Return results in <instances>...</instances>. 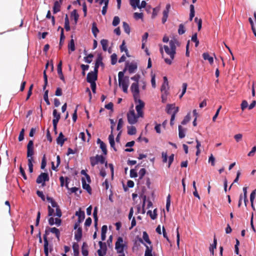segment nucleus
<instances>
[{
    "label": "nucleus",
    "mask_w": 256,
    "mask_h": 256,
    "mask_svg": "<svg viewBox=\"0 0 256 256\" xmlns=\"http://www.w3.org/2000/svg\"><path fill=\"white\" fill-rule=\"evenodd\" d=\"M100 44L104 51H106L108 46V40L106 39H102L100 40Z\"/></svg>",
    "instance_id": "473e14b6"
},
{
    "label": "nucleus",
    "mask_w": 256,
    "mask_h": 256,
    "mask_svg": "<svg viewBox=\"0 0 256 256\" xmlns=\"http://www.w3.org/2000/svg\"><path fill=\"white\" fill-rule=\"evenodd\" d=\"M126 70H128L130 74H133L135 72L138 68V64L136 62H132L130 64L127 63L126 67Z\"/></svg>",
    "instance_id": "dca6fc26"
},
{
    "label": "nucleus",
    "mask_w": 256,
    "mask_h": 256,
    "mask_svg": "<svg viewBox=\"0 0 256 256\" xmlns=\"http://www.w3.org/2000/svg\"><path fill=\"white\" fill-rule=\"evenodd\" d=\"M82 186L84 189L86 190V191L89 193H91V188L88 184H87L86 182V180L84 178H82Z\"/></svg>",
    "instance_id": "cd10ccee"
},
{
    "label": "nucleus",
    "mask_w": 256,
    "mask_h": 256,
    "mask_svg": "<svg viewBox=\"0 0 256 256\" xmlns=\"http://www.w3.org/2000/svg\"><path fill=\"white\" fill-rule=\"evenodd\" d=\"M48 90H46L44 91V101L46 102L47 105H50V102L48 100Z\"/></svg>",
    "instance_id": "864d4df0"
},
{
    "label": "nucleus",
    "mask_w": 256,
    "mask_h": 256,
    "mask_svg": "<svg viewBox=\"0 0 256 256\" xmlns=\"http://www.w3.org/2000/svg\"><path fill=\"white\" fill-rule=\"evenodd\" d=\"M64 28L66 31H69L70 30V26L68 18L67 16L64 18Z\"/></svg>",
    "instance_id": "49530a36"
},
{
    "label": "nucleus",
    "mask_w": 256,
    "mask_h": 256,
    "mask_svg": "<svg viewBox=\"0 0 256 256\" xmlns=\"http://www.w3.org/2000/svg\"><path fill=\"white\" fill-rule=\"evenodd\" d=\"M138 104L136 106V110L138 116L143 117L144 113L142 110L144 106V103L140 98L137 99Z\"/></svg>",
    "instance_id": "9b49d317"
},
{
    "label": "nucleus",
    "mask_w": 256,
    "mask_h": 256,
    "mask_svg": "<svg viewBox=\"0 0 256 256\" xmlns=\"http://www.w3.org/2000/svg\"><path fill=\"white\" fill-rule=\"evenodd\" d=\"M44 252L45 256H48V242L46 235L44 236Z\"/></svg>",
    "instance_id": "5701e85b"
},
{
    "label": "nucleus",
    "mask_w": 256,
    "mask_h": 256,
    "mask_svg": "<svg viewBox=\"0 0 256 256\" xmlns=\"http://www.w3.org/2000/svg\"><path fill=\"white\" fill-rule=\"evenodd\" d=\"M203 58L204 60H208L210 64L214 62V59L212 56H210L208 52H204L202 54Z\"/></svg>",
    "instance_id": "c756f323"
},
{
    "label": "nucleus",
    "mask_w": 256,
    "mask_h": 256,
    "mask_svg": "<svg viewBox=\"0 0 256 256\" xmlns=\"http://www.w3.org/2000/svg\"><path fill=\"white\" fill-rule=\"evenodd\" d=\"M130 176L132 178H135L138 176V173L136 170L134 169H132L130 170Z\"/></svg>",
    "instance_id": "69168bd1"
},
{
    "label": "nucleus",
    "mask_w": 256,
    "mask_h": 256,
    "mask_svg": "<svg viewBox=\"0 0 256 256\" xmlns=\"http://www.w3.org/2000/svg\"><path fill=\"white\" fill-rule=\"evenodd\" d=\"M68 177H66V178L65 186L66 187V188L69 190L71 192H72V193H76V192L78 190V188H76V187H73V188H69L68 186Z\"/></svg>",
    "instance_id": "c85d7f7f"
},
{
    "label": "nucleus",
    "mask_w": 256,
    "mask_h": 256,
    "mask_svg": "<svg viewBox=\"0 0 256 256\" xmlns=\"http://www.w3.org/2000/svg\"><path fill=\"white\" fill-rule=\"evenodd\" d=\"M142 238L144 239V240L146 242L148 243V244H149L150 245L151 244L152 242H150V238H149V236H148V234L146 233V232H143V234H142Z\"/></svg>",
    "instance_id": "a19ab883"
},
{
    "label": "nucleus",
    "mask_w": 256,
    "mask_h": 256,
    "mask_svg": "<svg viewBox=\"0 0 256 256\" xmlns=\"http://www.w3.org/2000/svg\"><path fill=\"white\" fill-rule=\"evenodd\" d=\"M60 163V158L59 156H56V166H54V162H52V169L54 170H56V168L58 166Z\"/></svg>",
    "instance_id": "13d9d810"
},
{
    "label": "nucleus",
    "mask_w": 256,
    "mask_h": 256,
    "mask_svg": "<svg viewBox=\"0 0 256 256\" xmlns=\"http://www.w3.org/2000/svg\"><path fill=\"white\" fill-rule=\"evenodd\" d=\"M140 2V0H130V4L134 8L138 7Z\"/></svg>",
    "instance_id": "5fc2aeb1"
},
{
    "label": "nucleus",
    "mask_w": 256,
    "mask_h": 256,
    "mask_svg": "<svg viewBox=\"0 0 256 256\" xmlns=\"http://www.w3.org/2000/svg\"><path fill=\"white\" fill-rule=\"evenodd\" d=\"M50 232L52 234H54L56 236V238L59 240L60 238V232L59 230L55 227L48 228V230L46 229L45 231V234L44 236H46L47 237V235L48 234L49 232Z\"/></svg>",
    "instance_id": "f3484780"
},
{
    "label": "nucleus",
    "mask_w": 256,
    "mask_h": 256,
    "mask_svg": "<svg viewBox=\"0 0 256 256\" xmlns=\"http://www.w3.org/2000/svg\"><path fill=\"white\" fill-rule=\"evenodd\" d=\"M100 246V249L98 250V256H104L106 254L107 251V247L106 244L102 241L98 242Z\"/></svg>",
    "instance_id": "ddd939ff"
},
{
    "label": "nucleus",
    "mask_w": 256,
    "mask_h": 256,
    "mask_svg": "<svg viewBox=\"0 0 256 256\" xmlns=\"http://www.w3.org/2000/svg\"><path fill=\"white\" fill-rule=\"evenodd\" d=\"M186 30L185 28V27L184 26V24H181L179 25L178 28V34L180 35H182L184 34L185 33Z\"/></svg>",
    "instance_id": "ea45409f"
},
{
    "label": "nucleus",
    "mask_w": 256,
    "mask_h": 256,
    "mask_svg": "<svg viewBox=\"0 0 256 256\" xmlns=\"http://www.w3.org/2000/svg\"><path fill=\"white\" fill-rule=\"evenodd\" d=\"M124 124L123 120L122 118H120L118 120V124L117 126V130H120L122 128V125Z\"/></svg>",
    "instance_id": "774afa93"
},
{
    "label": "nucleus",
    "mask_w": 256,
    "mask_h": 256,
    "mask_svg": "<svg viewBox=\"0 0 256 256\" xmlns=\"http://www.w3.org/2000/svg\"><path fill=\"white\" fill-rule=\"evenodd\" d=\"M136 130L134 126H128V134L129 135H134L136 134Z\"/></svg>",
    "instance_id": "f704fd0d"
},
{
    "label": "nucleus",
    "mask_w": 256,
    "mask_h": 256,
    "mask_svg": "<svg viewBox=\"0 0 256 256\" xmlns=\"http://www.w3.org/2000/svg\"><path fill=\"white\" fill-rule=\"evenodd\" d=\"M122 26L125 32L127 34H130V28L127 22H122Z\"/></svg>",
    "instance_id": "e433bc0d"
},
{
    "label": "nucleus",
    "mask_w": 256,
    "mask_h": 256,
    "mask_svg": "<svg viewBox=\"0 0 256 256\" xmlns=\"http://www.w3.org/2000/svg\"><path fill=\"white\" fill-rule=\"evenodd\" d=\"M120 50L122 52L124 51L126 54V56H129L128 55V50L126 48V46H125L124 42H123L122 44L120 46Z\"/></svg>",
    "instance_id": "680f3d73"
},
{
    "label": "nucleus",
    "mask_w": 256,
    "mask_h": 256,
    "mask_svg": "<svg viewBox=\"0 0 256 256\" xmlns=\"http://www.w3.org/2000/svg\"><path fill=\"white\" fill-rule=\"evenodd\" d=\"M60 11V4L58 1H56L54 3L53 7V12L54 14H56Z\"/></svg>",
    "instance_id": "c9c22d12"
},
{
    "label": "nucleus",
    "mask_w": 256,
    "mask_h": 256,
    "mask_svg": "<svg viewBox=\"0 0 256 256\" xmlns=\"http://www.w3.org/2000/svg\"><path fill=\"white\" fill-rule=\"evenodd\" d=\"M190 120V113H188L186 116L184 118V120H182L181 124L182 125L186 124Z\"/></svg>",
    "instance_id": "a18cd8bd"
},
{
    "label": "nucleus",
    "mask_w": 256,
    "mask_h": 256,
    "mask_svg": "<svg viewBox=\"0 0 256 256\" xmlns=\"http://www.w3.org/2000/svg\"><path fill=\"white\" fill-rule=\"evenodd\" d=\"M72 16L74 17V18L75 21V23L76 24L77 23V22H78V18H79V15H78L76 10H74L72 12Z\"/></svg>",
    "instance_id": "603ef678"
},
{
    "label": "nucleus",
    "mask_w": 256,
    "mask_h": 256,
    "mask_svg": "<svg viewBox=\"0 0 256 256\" xmlns=\"http://www.w3.org/2000/svg\"><path fill=\"white\" fill-rule=\"evenodd\" d=\"M192 41L195 43V46L198 47L199 44V40L197 38V34H194L192 36Z\"/></svg>",
    "instance_id": "c03bdc74"
},
{
    "label": "nucleus",
    "mask_w": 256,
    "mask_h": 256,
    "mask_svg": "<svg viewBox=\"0 0 256 256\" xmlns=\"http://www.w3.org/2000/svg\"><path fill=\"white\" fill-rule=\"evenodd\" d=\"M76 230L74 233V238L78 242H79L82 237V228L80 226L76 229Z\"/></svg>",
    "instance_id": "4be33fe9"
},
{
    "label": "nucleus",
    "mask_w": 256,
    "mask_h": 256,
    "mask_svg": "<svg viewBox=\"0 0 256 256\" xmlns=\"http://www.w3.org/2000/svg\"><path fill=\"white\" fill-rule=\"evenodd\" d=\"M33 158H28V170L30 173H32L33 172Z\"/></svg>",
    "instance_id": "de8ad7c7"
},
{
    "label": "nucleus",
    "mask_w": 256,
    "mask_h": 256,
    "mask_svg": "<svg viewBox=\"0 0 256 256\" xmlns=\"http://www.w3.org/2000/svg\"><path fill=\"white\" fill-rule=\"evenodd\" d=\"M98 209L96 207H95L93 212V216L94 220V226L96 228L97 226L98 218L97 216Z\"/></svg>",
    "instance_id": "4c0bfd02"
},
{
    "label": "nucleus",
    "mask_w": 256,
    "mask_h": 256,
    "mask_svg": "<svg viewBox=\"0 0 256 256\" xmlns=\"http://www.w3.org/2000/svg\"><path fill=\"white\" fill-rule=\"evenodd\" d=\"M179 110L178 106H176L174 104H168L166 106V112L168 114H172L170 124L172 126L174 124V120L175 119L176 115Z\"/></svg>",
    "instance_id": "7ed1b4c3"
},
{
    "label": "nucleus",
    "mask_w": 256,
    "mask_h": 256,
    "mask_svg": "<svg viewBox=\"0 0 256 256\" xmlns=\"http://www.w3.org/2000/svg\"><path fill=\"white\" fill-rule=\"evenodd\" d=\"M108 140H109V142H110V146L112 148H114V150L115 151H116V150L114 148L115 142H114V135L112 134V132L110 134L109 136H108Z\"/></svg>",
    "instance_id": "bb28decb"
},
{
    "label": "nucleus",
    "mask_w": 256,
    "mask_h": 256,
    "mask_svg": "<svg viewBox=\"0 0 256 256\" xmlns=\"http://www.w3.org/2000/svg\"><path fill=\"white\" fill-rule=\"evenodd\" d=\"M140 117L138 116V114H136L133 108L130 109L127 114L128 121L130 124H135L138 122V118Z\"/></svg>",
    "instance_id": "39448f33"
},
{
    "label": "nucleus",
    "mask_w": 256,
    "mask_h": 256,
    "mask_svg": "<svg viewBox=\"0 0 256 256\" xmlns=\"http://www.w3.org/2000/svg\"><path fill=\"white\" fill-rule=\"evenodd\" d=\"M146 170L144 168H141L138 172L139 179H142L146 174Z\"/></svg>",
    "instance_id": "4d7b16f0"
},
{
    "label": "nucleus",
    "mask_w": 256,
    "mask_h": 256,
    "mask_svg": "<svg viewBox=\"0 0 256 256\" xmlns=\"http://www.w3.org/2000/svg\"><path fill=\"white\" fill-rule=\"evenodd\" d=\"M176 42V40H172L169 42V46L164 45L163 48H160V51L162 57L164 58L165 62L169 65L172 64L174 58Z\"/></svg>",
    "instance_id": "f257e3e1"
},
{
    "label": "nucleus",
    "mask_w": 256,
    "mask_h": 256,
    "mask_svg": "<svg viewBox=\"0 0 256 256\" xmlns=\"http://www.w3.org/2000/svg\"><path fill=\"white\" fill-rule=\"evenodd\" d=\"M130 90L132 93L135 102H136L137 99L139 98V88L138 84L137 82H134L130 86Z\"/></svg>",
    "instance_id": "9d476101"
},
{
    "label": "nucleus",
    "mask_w": 256,
    "mask_h": 256,
    "mask_svg": "<svg viewBox=\"0 0 256 256\" xmlns=\"http://www.w3.org/2000/svg\"><path fill=\"white\" fill-rule=\"evenodd\" d=\"M147 214L150 216L152 220H154L156 218L157 216L156 210L154 209L153 212H152V210H149L147 212Z\"/></svg>",
    "instance_id": "72a5a7b5"
},
{
    "label": "nucleus",
    "mask_w": 256,
    "mask_h": 256,
    "mask_svg": "<svg viewBox=\"0 0 256 256\" xmlns=\"http://www.w3.org/2000/svg\"><path fill=\"white\" fill-rule=\"evenodd\" d=\"M162 103H165L167 100V96L168 95V92H162Z\"/></svg>",
    "instance_id": "0e129e2a"
},
{
    "label": "nucleus",
    "mask_w": 256,
    "mask_h": 256,
    "mask_svg": "<svg viewBox=\"0 0 256 256\" xmlns=\"http://www.w3.org/2000/svg\"><path fill=\"white\" fill-rule=\"evenodd\" d=\"M98 72L96 71L91 72L88 74L86 77V80L88 82H94L97 80Z\"/></svg>",
    "instance_id": "4468645a"
},
{
    "label": "nucleus",
    "mask_w": 256,
    "mask_h": 256,
    "mask_svg": "<svg viewBox=\"0 0 256 256\" xmlns=\"http://www.w3.org/2000/svg\"><path fill=\"white\" fill-rule=\"evenodd\" d=\"M111 58V64L112 65H114L117 62V56L116 54H113L110 56Z\"/></svg>",
    "instance_id": "3c124183"
},
{
    "label": "nucleus",
    "mask_w": 256,
    "mask_h": 256,
    "mask_svg": "<svg viewBox=\"0 0 256 256\" xmlns=\"http://www.w3.org/2000/svg\"><path fill=\"white\" fill-rule=\"evenodd\" d=\"M48 216H56V212L54 213V208H52L50 206H48Z\"/></svg>",
    "instance_id": "8fccbe9b"
},
{
    "label": "nucleus",
    "mask_w": 256,
    "mask_h": 256,
    "mask_svg": "<svg viewBox=\"0 0 256 256\" xmlns=\"http://www.w3.org/2000/svg\"><path fill=\"white\" fill-rule=\"evenodd\" d=\"M194 22L198 24V30H200L202 26V19L198 18V17H196L194 18Z\"/></svg>",
    "instance_id": "09e8293b"
},
{
    "label": "nucleus",
    "mask_w": 256,
    "mask_h": 256,
    "mask_svg": "<svg viewBox=\"0 0 256 256\" xmlns=\"http://www.w3.org/2000/svg\"><path fill=\"white\" fill-rule=\"evenodd\" d=\"M64 38H65V36H64V29L62 28H61L60 41V46H61L62 44Z\"/></svg>",
    "instance_id": "bf43d9fd"
},
{
    "label": "nucleus",
    "mask_w": 256,
    "mask_h": 256,
    "mask_svg": "<svg viewBox=\"0 0 256 256\" xmlns=\"http://www.w3.org/2000/svg\"><path fill=\"white\" fill-rule=\"evenodd\" d=\"M178 130V136L180 138H184L186 136V130L183 128L181 126H179Z\"/></svg>",
    "instance_id": "2f4dec72"
},
{
    "label": "nucleus",
    "mask_w": 256,
    "mask_h": 256,
    "mask_svg": "<svg viewBox=\"0 0 256 256\" xmlns=\"http://www.w3.org/2000/svg\"><path fill=\"white\" fill-rule=\"evenodd\" d=\"M92 31L94 36L95 38H96L97 34L99 32V30H98V28H97L96 23L94 22H93L92 24Z\"/></svg>",
    "instance_id": "7c9ffc66"
},
{
    "label": "nucleus",
    "mask_w": 256,
    "mask_h": 256,
    "mask_svg": "<svg viewBox=\"0 0 256 256\" xmlns=\"http://www.w3.org/2000/svg\"><path fill=\"white\" fill-rule=\"evenodd\" d=\"M73 250H74V256H78L79 255V247L78 245L74 244L72 246Z\"/></svg>",
    "instance_id": "58836bf2"
},
{
    "label": "nucleus",
    "mask_w": 256,
    "mask_h": 256,
    "mask_svg": "<svg viewBox=\"0 0 256 256\" xmlns=\"http://www.w3.org/2000/svg\"><path fill=\"white\" fill-rule=\"evenodd\" d=\"M174 154H172L168 158V154L166 152H162V162L164 163H166V162H168V168H170L172 164V163L174 160Z\"/></svg>",
    "instance_id": "1a4fd4ad"
},
{
    "label": "nucleus",
    "mask_w": 256,
    "mask_h": 256,
    "mask_svg": "<svg viewBox=\"0 0 256 256\" xmlns=\"http://www.w3.org/2000/svg\"><path fill=\"white\" fill-rule=\"evenodd\" d=\"M168 78L166 76L164 77V82L161 86V92H168Z\"/></svg>",
    "instance_id": "412c9836"
},
{
    "label": "nucleus",
    "mask_w": 256,
    "mask_h": 256,
    "mask_svg": "<svg viewBox=\"0 0 256 256\" xmlns=\"http://www.w3.org/2000/svg\"><path fill=\"white\" fill-rule=\"evenodd\" d=\"M66 140V139L64 138L62 133L60 132L58 136L56 138V142L58 144L62 146H63Z\"/></svg>",
    "instance_id": "b1692460"
},
{
    "label": "nucleus",
    "mask_w": 256,
    "mask_h": 256,
    "mask_svg": "<svg viewBox=\"0 0 256 256\" xmlns=\"http://www.w3.org/2000/svg\"><path fill=\"white\" fill-rule=\"evenodd\" d=\"M46 199L50 202L51 206H50L52 208H56V216L59 218L61 217L62 215V212L58 204L52 198L48 196Z\"/></svg>",
    "instance_id": "6e6552de"
},
{
    "label": "nucleus",
    "mask_w": 256,
    "mask_h": 256,
    "mask_svg": "<svg viewBox=\"0 0 256 256\" xmlns=\"http://www.w3.org/2000/svg\"><path fill=\"white\" fill-rule=\"evenodd\" d=\"M216 240L214 238V243L210 247V251L212 255L214 254V249L216 248Z\"/></svg>",
    "instance_id": "37998d69"
},
{
    "label": "nucleus",
    "mask_w": 256,
    "mask_h": 256,
    "mask_svg": "<svg viewBox=\"0 0 256 256\" xmlns=\"http://www.w3.org/2000/svg\"><path fill=\"white\" fill-rule=\"evenodd\" d=\"M102 58L101 55H98L96 59L94 70L96 72H98V69L100 66H104L102 62Z\"/></svg>",
    "instance_id": "aec40b11"
},
{
    "label": "nucleus",
    "mask_w": 256,
    "mask_h": 256,
    "mask_svg": "<svg viewBox=\"0 0 256 256\" xmlns=\"http://www.w3.org/2000/svg\"><path fill=\"white\" fill-rule=\"evenodd\" d=\"M34 142L32 140L28 142L27 145V157L28 158H33L32 156L34 154Z\"/></svg>",
    "instance_id": "2eb2a0df"
},
{
    "label": "nucleus",
    "mask_w": 256,
    "mask_h": 256,
    "mask_svg": "<svg viewBox=\"0 0 256 256\" xmlns=\"http://www.w3.org/2000/svg\"><path fill=\"white\" fill-rule=\"evenodd\" d=\"M100 148L104 154H107V150L106 144L104 142H101L100 144Z\"/></svg>",
    "instance_id": "6e6d98bb"
},
{
    "label": "nucleus",
    "mask_w": 256,
    "mask_h": 256,
    "mask_svg": "<svg viewBox=\"0 0 256 256\" xmlns=\"http://www.w3.org/2000/svg\"><path fill=\"white\" fill-rule=\"evenodd\" d=\"M194 16V8L192 4L190 6V20L192 21Z\"/></svg>",
    "instance_id": "79ce46f5"
},
{
    "label": "nucleus",
    "mask_w": 256,
    "mask_h": 256,
    "mask_svg": "<svg viewBox=\"0 0 256 256\" xmlns=\"http://www.w3.org/2000/svg\"><path fill=\"white\" fill-rule=\"evenodd\" d=\"M170 4H167L165 9L162 12V23L164 24L167 20L168 16V13L170 12Z\"/></svg>",
    "instance_id": "a211bd4d"
},
{
    "label": "nucleus",
    "mask_w": 256,
    "mask_h": 256,
    "mask_svg": "<svg viewBox=\"0 0 256 256\" xmlns=\"http://www.w3.org/2000/svg\"><path fill=\"white\" fill-rule=\"evenodd\" d=\"M68 52L70 54V52H74L76 50L74 41L73 38H72L68 44Z\"/></svg>",
    "instance_id": "a878e982"
},
{
    "label": "nucleus",
    "mask_w": 256,
    "mask_h": 256,
    "mask_svg": "<svg viewBox=\"0 0 256 256\" xmlns=\"http://www.w3.org/2000/svg\"><path fill=\"white\" fill-rule=\"evenodd\" d=\"M62 62L60 61L58 65V74L60 76V78L61 80L64 82V78L62 72Z\"/></svg>",
    "instance_id": "393cba45"
},
{
    "label": "nucleus",
    "mask_w": 256,
    "mask_h": 256,
    "mask_svg": "<svg viewBox=\"0 0 256 256\" xmlns=\"http://www.w3.org/2000/svg\"><path fill=\"white\" fill-rule=\"evenodd\" d=\"M120 22V18L118 16H115L114 18L113 21H112V25L114 26H117Z\"/></svg>",
    "instance_id": "e2e57ef3"
},
{
    "label": "nucleus",
    "mask_w": 256,
    "mask_h": 256,
    "mask_svg": "<svg viewBox=\"0 0 256 256\" xmlns=\"http://www.w3.org/2000/svg\"><path fill=\"white\" fill-rule=\"evenodd\" d=\"M118 84L120 87L122 88L123 92L127 93L128 86V78L124 77V79L119 80Z\"/></svg>",
    "instance_id": "f8f14e48"
},
{
    "label": "nucleus",
    "mask_w": 256,
    "mask_h": 256,
    "mask_svg": "<svg viewBox=\"0 0 256 256\" xmlns=\"http://www.w3.org/2000/svg\"><path fill=\"white\" fill-rule=\"evenodd\" d=\"M139 241L142 244H144L146 246V250L144 252V256H153L152 252V246H148L144 242L143 240L141 238H139Z\"/></svg>",
    "instance_id": "6ab92c4d"
},
{
    "label": "nucleus",
    "mask_w": 256,
    "mask_h": 256,
    "mask_svg": "<svg viewBox=\"0 0 256 256\" xmlns=\"http://www.w3.org/2000/svg\"><path fill=\"white\" fill-rule=\"evenodd\" d=\"M127 244L122 237L119 236L115 244V249L118 256H126L124 251L127 249Z\"/></svg>",
    "instance_id": "f03ea898"
},
{
    "label": "nucleus",
    "mask_w": 256,
    "mask_h": 256,
    "mask_svg": "<svg viewBox=\"0 0 256 256\" xmlns=\"http://www.w3.org/2000/svg\"><path fill=\"white\" fill-rule=\"evenodd\" d=\"M90 164L92 166H94L98 164L99 162L101 164L105 163V166H107L108 163L105 162V158L102 155L96 154L95 156H91L90 158Z\"/></svg>",
    "instance_id": "20e7f679"
},
{
    "label": "nucleus",
    "mask_w": 256,
    "mask_h": 256,
    "mask_svg": "<svg viewBox=\"0 0 256 256\" xmlns=\"http://www.w3.org/2000/svg\"><path fill=\"white\" fill-rule=\"evenodd\" d=\"M75 215L78 217V220L75 222L74 224V229H76L80 225V224L82 223L84 218H85V214L84 211H82L81 208H80L78 211H76Z\"/></svg>",
    "instance_id": "423d86ee"
},
{
    "label": "nucleus",
    "mask_w": 256,
    "mask_h": 256,
    "mask_svg": "<svg viewBox=\"0 0 256 256\" xmlns=\"http://www.w3.org/2000/svg\"><path fill=\"white\" fill-rule=\"evenodd\" d=\"M49 180V176L48 173L42 172L37 178L36 182L37 184H42V186H45L46 182Z\"/></svg>",
    "instance_id": "0eeeda50"
},
{
    "label": "nucleus",
    "mask_w": 256,
    "mask_h": 256,
    "mask_svg": "<svg viewBox=\"0 0 256 256\" xmlns=\"http://www.w3.org/2000/svg\"><path fill=\"white\" fill-rule=\"evenodd\" d=\"M93 57V55L91 54H89L87 56L84 58V60L85 62L87 63H90L92 61V58Z\"/></svg>",
    "instance_id": "338daca9"
},
{
    "label": "nucleus",
    "mask_w": 256,
    "mask_h": 256,
    "mask_svg": "<svg viewBox=\"0 0 256 256\" xmlns=\"http://www.w3.org/2000/svg\"><path fill=\"white\" fill-rule=\"evenodd\" d=\"M52 115L54 116L53 119H56V120H60V114L57 112L56 110V109L54 110L53 112H52Z\"/></svg>",
    "instance_id": "052dcab7"
}]
</instances>
